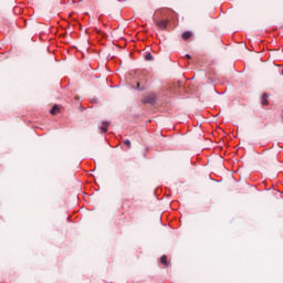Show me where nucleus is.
Here are the masks:
<instances>
[{
  "instance_id": "obj_1",
  "label": "nucleus",
  "mask_w": 283,
  "mask_h": 283,
  "mask_svg": "<svg viewBox=\"0 0 283 283\" xmlns=\"http://www.w3.org/2000/svg\"><path fill=\"white\" fill-rule=\"evenodd\" d=\"M156 101H158V98L156 97V94L151 93L150 95L145 96L142 99V103L144 105H156Z\"/></svg>"
},
{
  "instance_id": "obj_2",
  "label": "nucleus",
  "mask_w": 283,
  "mask_h": 283,
  "mask_svg": "<svg viewBox=\"0 0 283 283\" xmlns=\"http://www.w3.org/2000/svg\"><path fill=\"white\" fill-rule=\"evenodd\" d=\"M122 209L124 211H127V210L132 209V203L129 202V199H124L123 200Z\"/></svg>"
},
{
  "instance_id": "obj_3",
  "label": "nucleus",
  "mask_w": 283,
  "mask_h": 283,
  "mask_svg": "<svg viewBox=\"0 0 283 283\" xmlns=\"http://www.w3.org/2000/svg\"><path fill=\"white\" fill-rule=\"evenodd\" d=\"M167 23H168L167 20H161V21H157V22H156V25H157L158 28H160V30H165V29L167 28Z\"/></svg>"
},
{
  "instance_id": "obj_4",
  "label": "nucleus",
  "mask_w": 283,
  "mask_h": 283,
  "mask_svg": "<svg viewBox=\"0 0 283 283\" xmlns=\"http://www.w3.org/2000/svg\"><path fill=\"white\" fill-rule=\"evenodd\" d=\"M261 105H263L264 107H266V105H269V94L264 93L262 95Z\"/></svg>"
},
{
  "instance_id": "obj_5",
  "label": "nucleus",
  "mask_w": 283,
  "mask_h": 283,
  "mask_svg": "<svg viewBox=\"0 0 283 283\" xmlns=\"http://www.w3.org/2000/svg\"><path fill=\"white\" fill-rule=\"evenodd\" d=\"M59 112H61V108L59 107V105H54L52 107V109L50 111V114H52V116H56V114H59Z\"/></svg>"
},
{
  "instance_id": "obj_6",
  "label": "nucleus",
  "mask_w": 283,
  "mask_h": 283,
  "mask_svg": "<svg viewBox=\"0 0 283 283\" xmlns=\"http://www.w3.org/2000/svg\"><path fill=\"white\" fill-rule=\"evenodd\" d=\"M181 36H182L184 41H188V39H191L192 33H191V31H186L182 33Z\"/></svg>"
},
{
  "instance_id": "obj_7",
  "label": "nucleus",
  "mask_w": 283,
  "mask_h": 283,
  "mask_svg": "<svg viewBox=\"0 0 283 283\" xmlns=\"http://www.w3.org/2000/svg\"><path fill=\"white\" fill-rule=\"evenodd\" d=\"M107 127H109V123L103 122V126L101 127L102 134H107Z\"/></svg>"
},
{
  "instance_id": "obj_8",
  "label": "nucleus",
  "mask_w": 283,
  "mask_h": 283,
  "mask_svg": "<svg viewBox=\"0 0 283 283\" xmlns=\"http://www.w3.org/2000/svg\"><path fill=\"white\" fill-rule=\"evenodd\" d=\"M160 262L164 264V266H169V263L167 262V255H163Z\"/></svg>"
},
{
  "instance_id": "obj_9",
  "label": "nucleus",
  "mask_w": 283,
  "mask_h": 283,
  "mask_svg": "<svg viewBox=\"0 0 283 283\" xmlns=\"http://www.w3.org/2000/svg\"><path fill=\"white\" fill-rule=\"evenodd\" d=\"M145 61H154V55H151V53H147L145 55Z\"/></svg>"
},
{
  "instance_id": "obj_10",
  "label": "nucleus",
  "mask_w": 283,
  "mask_h": 283,
  "mask_svg": "<svg viewBox=\"0 0 283 283\" xmlns=\"http://www.w3.org/2000/svg\"><path fill=\"white\" fill-rule=\"evenodd\" d=\"M124 145H126V147H128V149H132V142L129 139H125Z\"/></svg>"
},
{
  "instance_id": "obj_11",
  "label": "nucleus",
  "mask_w": 283,
  "mask_h": 283,
  "mask_svg": "<svg viewBox=\"0 0 283 283\" xmlns=\"http://www.w3.org/2000/svg\"><path fill=\"white\" fill-rule=\"evenodd\" d=\"M137 90H139V92H143V90L145 88H140V83H137Z\"/></svg>"
},
{
  "instance_id": "obj_12",
  "label": "nucleus",
  "mask_w": 283,
  "mask_h": 283,
  "mask_svg": "<svg viewBox=\"0 0 283 283\" xmlns=\"http://www.w3.org/2000/svg\"><path fill=\"white\" fill-rule=\"evenodd\" d=\"M186 59H191V55H189V54H186Z\"/></svg>"
}]
</instances>
